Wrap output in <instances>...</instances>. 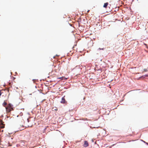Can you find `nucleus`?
Instances as JSON below:
<instances>
[{"instance_id": "obj_9", "label": "nucleus", "mask_w": 148, "mask_h": 148, "mask_svg": "<svg viewBox=\"0 0 148 148\" xmlns=\"http://www.w3.org/2000/svg\"><path fill=\"white\" fill-rule=\"evenodd\" d=\"M89 11H90V10H88L87 11V13L89 12Z\"/></svg>"}, {"instance_id": "obj_1", "label": "nucleus", "mask_w": 148, "mask_h": 148, "mask_svg": "<svg viewBox=\"0 0 148 148\" xmlns=\"http://www.w3.org/2000/svg\"><path fill=\"white\" fill-rule=\"evenodd\" d=\"M12 106L11 104L9 103L6 107H5L7 112H9L13 110Z\"/></svg>"}, {"instance_id": "obj_3", "label": "nucleus", "mask_w": 148, "mask_h": 148, "mask_svg": "<svg viewBox=\"0 0 148 148\" xmlns=\"http://www.w3.org/2000/svg\"><path fill=\"white\" fill-rule=\"evenodd\" d=\"M64 97L65 96L63 97L62 99V100L61 101V103H65V100Z\"/></svg>"}, {"instance_id": "obj_2", "label": "nucleus", "mask_w": 148, "mask_h": 148, "mask_svg": "<svg viewBox=\"0 0 148 148\" xmlns=\"http://www.w3.org/2000/svg\"><path fill=\"white\" fill-rule=\"evenodd\" d=\"M88 146V143L87 141H85L83 145L84 147H87Z\"/></svg>"}, {"instance_id": "obj_8", "label": "nucleus", "mask_w": 148, "mask_h": 148, "mask_svg": "<svg viewBox=\"0 0 148 148\" xmlns=\"http://www.w3.org/2000/svg\"><path fill=\"white\" fill-rule=\"evenodd\" d=\"M99 50H101V49L103 50V49H101L100 48H99Z\"/></svg>"}, {"instance_id": "obj_5", "label": "nucleus", "mask_w": 148, "mask_h": 148, "mask_svg": "<svg viewBox=\"0 0 148 148\" xmlns=\"http://www.w3.org/2000/svg\"><path fill=\"white\" fill-rule=\"evenodd\" d=\"M5 127V125L2 123L0 125V128H3Z\"/></svg>"}, {"instance_id": "obj_7", "label": "nucleus", "mask_w": 148, "mask_h": 148, "mask_svg": "<svg viewBox=\"0 0 148 148\" xmlns=\"http://www.w3.org/2000/svg\"><path fill=\"white\" fill-rule=\"evenodd\" d=\"M144 71H145V72H146L147 71V69H144Z\"/></svg>"}, {"instance_id": "obj_10", "label": "nucleus", "mask_w": 148, "mask_h": 148, "mask_svg": "<svg viewBox=\"0 0 148 148\" xmlns=\"http://www.w3.org/2000/svg\"><path fill=\"white\" fill-rule=\"evenodd\" d=\"M62 77H59V78H58L59 79H61L62 78Z\"/></svg>"}, {"instance_id": "obj_4", "label": "nucleus", "mask_w": 148, "mask_h": 148, "mask_svg": "<svg viewBox=\"0 0 148 148\" xmlns=\"http://www.w3.org/2000/svg\"><path fill=\"white\" fill-rule=\"evenodd\" d=\"M108 5V2L105 3L103 5V7L105 8H106Z\"/></svg>"}, {"instance_id": "obj_6", "label": "nucleus", "mask_w": 148, "mask_h": 148, "mask_svg": "<svg viewBox=\"0 0 148 148\" xmlns=\"http://www.w3.org/2000/svg\"><path fill=\"white\" fill-rule=\"evenodd\" d=\"M7 103L5 101H4V102L3 103V106H4V107H5V106L7 105Z\"/></svg>"}]
</instances>
